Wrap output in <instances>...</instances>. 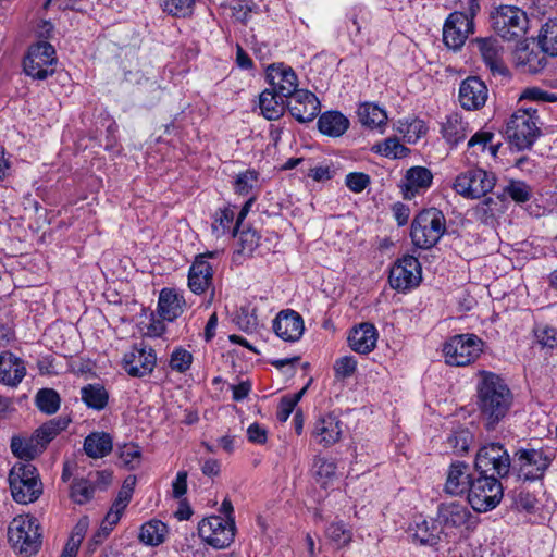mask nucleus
<instances>
[{
    "mask_svg": "<svg viewBox=\"0 0 557 557\" xmlns=\"http://www.w3.org/2000/svg\"><path fill=\"white\" fill-rule=\"evenodd\" d=\"M479 376L476 406L484 428L493 431L507 417L513 403V394L499 375L482 370Z\"/></svg>",
    "mask_w": 557,
    "mask_h": 557,
    "instance_id": "obj_1",
    "label": "nucleus"
},
{
    "mask_svg": "<svg viewBox=\"0 0 557 557\" xmlns=\"http://www.w3.org/2000/svg\"><path fill=\"white\" fill-rule=\"evenodd\" d=\"M536 113L537 109L534 107L520 108L511 114L507 122L506 137L510 145L518 150L531 148L540 135Z\"/></svg>",
    "mask_w": 557,
    "mask_h": 557,
    "instance_id": "obj_2",
    "label": "nucleus"
},
{
    "mask_svg": "<svg viewBox=\"0 0 557 557\" xmlns=\"http://www.w3.org/2000/svg\"><path fill=\"white\" fill-rule=\"evenodd\" d=\"M446 231V220L442 211L430 208L422 210L412 221L410 236L416 247L430 249L435 246Z\"/></svg>",
    "mask_w": 557,
    "mask_h": 557,
    "instance_id": "obj_3",
    "label": "nucleus"
},
{
    "mask_svg": "<svg viewBox=\"0 0 557 557\" xmlns=\"http://www.w3.org/2000/svg\"><path fill=\"white\" fill-rule=\"evenodd\" d=\"M8 539L15 552L24 557L35 555L41 546L39 523L32 516H17L8 527Z\"/></svg>",
    "mask_w": 557,
    "mask_h": 557,
    "instance_id": "obj_4",
    "label": "nucleus"
},
{
    "mask_svg": "<svg viewBox=\"0 0 557 557\" xmlns=\"http://www.w3.org/2000/svg\"><path fill=\"white\" fill-rule=\"evenodd\" d=\"M554 458V453L548 448H520L512 458V470L520 480H541Z\"/></svg>",
    "mask_w": 557,
    "mask_h": 557,
    "instance_id": "obj_5",
    "label": "nucleus"
},
{
    "mask_svg": "<svg viewBox=\"0 0 557 557\" xmlns=\"http://www.w3.org/2000/svg\"><path fill=\"white\" fill-rule=\"evenodd\" d=\"M483 345V341L475 334L454 335L443 345L445 362L451 367L469 366L480 357Z\"/></svg>",
    "mask_w": 557,
    "mask_h": 557,
    "instance_id": "obj_6",
    "label": "nucleus"
},
{
    "mask_svg": "<svg viewBox=\"0 0 557 557\" xmlns=\"http://www.w3.org/2000/svg\"><path fill=\"white\" fill-rule=\"evenodd\" d=\"M492 27L504 40L512 41L522 38L529 27L524 11L513 5H502L491 14Z\"/></svg>",
    "mask_w": 557,
    "mask_h": 557,
    "instance_id": "obj_7",
    "label": "nucleus"
},
{
    "mask_svg": "<svg viewBox=\"0 0 557 557\" xmlns=\"http://www.w3.org/2000/svg\"><path fill=\"white\" fill-rule=\"evenodd\" d=\"M503 498L502 483L493 474H479L468 490V502L478 512L495 508Z\"/></svg>",
    "mask_w": 557,
    "mask_h": 557,
    "instance_id": "obj_8",
    "label": "nucleus"
},
{
    "mask_svg": "<svg viewBox=\"0 0 557 557\" xmlns=\"http://www.w3.org/2000/svg\"><path fill=\"white\" fill-rule=\"evenodd\" d=\"M496 183V177L483 169H470L458 174L453 188L460 196L468 199H479L490 193Z\"/></svg>",
    "mask_w": 557,
    "mask_h": 557,
    "instance_id": "obj_9",
    "label": "nucleus"
},
{
    "mask_svg": "<svg viewBox=\"0 0 557 557\" xmlns=\"http://www.w3.org/2000/svg\"><path fill=\"white\" fill-rule=\"evenodd\" d=\"M474 466L479 474L492 472L493 476L504 478L512 469V459L502 444L490 443L479 449Z\"/></svg>",
    "mask_w": 557,
    "mask_h": 557,
    "instance_id": "obj_10",
    "label": "nucleus"
},
{
    "mask_svg": "<svg viewBox=\"0 0 557 557\" xmlns=\"http://www.w3.org/2000/svg\"><path fill=\"white\" fill-rule=\"evenodd\" d=\"M55 50L47 41H39L29 47L24 58L23 67L26 75L35 79H46L54 73Z\"/></svg>",
    "mask_w": 557,
    "mask_h": 557,
    "instance_id": "obj_11",
    "label": "nucleus"
},
{
    "mask_svg": "<svg viewBox=\"0 0 557 557\" xmlns=\"http://www.w3.org/2000/svg\"><path fill=\"white\" fill-rule=\"evenodd\" d=\"M235 519L211 516L198 524L200 537L210 546L221 549L231 545L235 536Z\"/></svg>",
    "mask_w": 557,
    "mask_h": 557,
    "instance_id": "obj_12",
    "label": "nucleus"
},
{
    "mask_svg": "<svg viewBox=\"0 0 557 557\" xmlns=\"http://www.w3.org/2000/svg\"><path fill=\"white\" fill-rule=\"evenodd\" d=\"M392 288L406 292L419 285L421 281V265L413 256H404L392 267L388 276Z\"/></svg>",
    "mask_w": 557,
    "mask_h": 557,
    "instance_id": "obj_13",
    "label": "nucleus"
},
{
    "mask_svg": "<svg viewBox=\"0 0 557 557\" xmlns=\"http://www.w3.org/2000/svg\"><path fill=\"white\" fill-rule=\"evenodd\" d=\"M473 29L474 24L465 12H453L444 24L443 41L448 48L457 50L465 45Z\"/></svg>",
    "mask_w": 557,
    "mask_h": 557,
    "instance_id": "obj_14",
    "label": "nucleus"
},
{
    "mask_svg": "<svg viewBox=\"0 0 557 557\" xmlns=\"http://www.w3.org/2000/svg\"><path fill=\"white\" fill-rule=\"evenodd\" d=\"M125 371L134 377H143L150 374L157 363L154 350L144 344L134 345L123 358Z\"/></svg>",
    "mask_w": 557,
    "mask_h": 557,
    "instance_id": "obj_15",
    "label": "nucleus"
},
{
    "mask_svg": "<svg viewBox=\"0 0 557 557\" xmlns=\"http://www.w3.org/2000/svg\"><path fill=\"white\" fill-rule=\"evenodd\" d=\"M267 81L271 90L281 98H290L298 87V77L295 71L284 63H273L267 67Z\"/></svg>",
    "mask_w": 557,
    "mask_h": 557,
    "instance_id": "obj_16",
    "label": "nucleus"
},
{
    "mask_svg": "<svg viewBox=\"0 0 557 557\" xmlns=\"http://www.w3.org/2000/svg\"><path fill=\"white\" fill-rule=\"evenodd\" d=\"M288 99L287 108L300 123L312 121L320 112V102L309 90L300 89Z\"/></svg>",
    "mask_w": 557,
    "mask_h": 557,
    "instance_id": "obj_17",
    "label": "nucleus"
},
{
    "mask_svg": "<svg viewBox=\"0 0 557 557\" xmlns=\"http://www.w3.org/2000/svg\"><path fill=\"white\" fill-rule=\"evenodd\" d=\"M215 252L198 256L188 271V287L197 295L209 289L213 281V269L207 261V257H213Z\"/></svg>",
    "mask_w": 557,
    "mask_h": 557,
    "instance_id": "obj_18",
    "label": "nucleus"
},
{
    "mask_svg": "<svg viewBox=\"0 0 557 557\" xmlns=\"http://www.w3.org/2000/svg\"><path fill=\"white\" fill-rule=\"evenodd\" d=\"M273 330L283 341L296 342L304 334L302 317L294 310H283L273 320Z\"/></svg>",
    "mask_w": 557,
    "mask_h": 557,
    "instance_id": "obj_19",
    "label": "nucleus"
},
{
    "mask_svg": "<svg viewBox=\"0 0 557 557\" xmlns=\"http://www.w3.org/2000/svg\"><path fill=\"white\" fill-rule=\"evenodd\" d=\"M487 87L476 76L466 78L459 87V102L463 109L478 110L487 100Z\"/></svg>",
    "mask_w": 557,
    "mask_h": 557,
    "instance_id": "obj_20",
    "label": "nucleus"
},
{
    "mask_svg": "<svg viewBox=\"0 0 557 557\" xmlns=\"http://www.w3.org/2000/svg\"><path fill=\"white\" fill-rule=\"evenodd\" d=\"M26 375L25 362L10 351L0 354V383L16 387Z\"/></svg>",
    "mask_w": 557,
    "mask_h": 557,
    "instance_id": "obj_21",
    "label": "nucleus"
},
{
    "mask_svg": "<svg viewBox=\"0 0 557 557\" xmlns=\"http://www.w3.org/2000/svg\"><path fill=\"white\" fill-rule=\"evenodd\" d=\"M433 181L432 172L424 166H412L407 170L401 183L403 195L406 199H412L419 193L428 189Z\"/></svg>",
    "mask_w": 557,
    "mask_h": 557,
    "instance_id": "obj_22",
    "label": "nucleus"
},
{
    "mask_svg": "<svg viewBox=\"0 0 557 557\" xmlns=\"http://www.w3.org/2000/svg\"><path fill=\"white\" fill-rule=\"evenodd\" d=\"M376 327L368 322L354 327L348 336L350 348L358 354L371 352L376 347Z\"/></svg>",
    "mask_w": 557,
    "mask_h": 557,
    "instance_id": "obj_23",
    "label": "nucleus"
},
{
    "mask_svg": "<svg viewBox=\"0 0 557 557\" xmlns=\"http://www.w3.org/2000/svg\"><path fill=\"white\" fill-rule=\"evenodd\" d=\"M473 479L468 465L462 461L453 462L447 473L445 492L453 496L462 495L468 492Z\"/></svg>",
    "mask_w": 557,
    "mask_h": 557,
    "instance_id": "obj_24",
    "label": "nucleus"
},
{
    "mask_svg": "<svg viewBox=\"0 0 557 557\" xmlns=\"http://www.w3.org/2000/svg\"><path fill=\"white\" fill-rule=\"evenodd\" d=\"M185 299L172 288H163L158 300V314L163 320L172 322L184 312Z\"/></svg>",
    "mask_w": 557,
    "mask_h": 557,
    "instance_id": "obj_25",
    "label": "nucleus"
},
{
    "mask_svg": "<svg viewBox=\"0 0 557 557\" xmlns=\"http://www.w3.org/2000/svg\"><path fill=\"white\" fill-rule=\"evenodd\" d=\"M13 499L20 504L34 503L42 494L40 481H25L24 479L9 480Z\"/></svg>",
    "mask_w": 557,
    "mask_h": 557,
    "instance_id": "obj_26",
    "label": "nucleus"
},
{
    "mask_svg": "<svg viewBox=\"0 0 557 557\" xmlns=\"http://www.w3.org/2000/svg\"><path fill=\"white\" fill-rule=\"evenodd\" d=\"M342 434L341 421L333 414L320 418L314 425L313 435L324 446L335 444Z\"/></svg>",
    "mask_w": 557,
    "mask_h": 557,
    "instance_id": "obj_27",
    "label": "nucleus"
},
{
    "mask_svg": "<svg viewBox=\"0 0 557 557\" xmlns=\"http://www.w3.org/2000/svg\"><path fill=\"white\" fill-rule=\"evenodd\" d=\"M235 221V212L233 208L225 207L223 209H219L213 215V221L211 224L212 234L216 238L226 235L236 237L237 230H239V227Z\"/></svg>",
    "mask_w": 557,
    "mask_h": 557,
    "instance_id": "obj_28",
    "label": "nucleus"
},
{
    "mask_svg": "<svg viewBox=\"0 0 557 557\" xmlns=\"http://www.w3.org/2000/svg\"><path fill=\"white\" fill-rule=\"evenodd\" d=\"M70 423V419L54 418L40 425L33 434V437L42 453L48 444L55 438L61 431L65 430Z\"/></svg>",
    "mask_w": 557,
    "mask_h": 557,
    "instance_id": "obj_29",
    "label": "nucleus"
},
{
    "mask_svg": "<svg viewBox=\"0 0 557 557\" xmlns=\"http://www.w3.org/2000/svg\"><path fill=\"white\" fill-rule=\"evenodd\" d=\"M113 448V441L106 432L90 433L84 440V450L90 458H102L109 455Z\"/></svg>",
    "mask_w": 557,
    "mask_h": 557,
    "instance_id": "obj_30",
    "label": "nucleus"
},
{
    "mask_svg": "<svg viewBox=\"0 0 557 557\" xmlns=\"http://www.w3.org/2000/svg\"><path fill=\"white\" fill-rule=\"evenodd\" d=\"M348 126V119L337 111L325 112L318 120L319 131L331 137L342 136Z\"/></svg>",
    "mask_w": 557,
    "mask_h": 557,
    "instance_id": "obj_31",
    "label": "nucleus"
},
{
    "mask_svg": "<svg viewBox=\"0 0 557 557\" xmlns=\"http://www.w3.org/2000/svg\"><path fill=\"white\" fill-rule=\"evenodd\" d=\"M441 132L444 139L450 146H456L466 139L469 133L468 123L463 122L457 113H453L446 116V121L442 124Z\"/></svg>",
    "mask_w": 557,
    "mask_h": 557,
    "instance_id": "obj_32",
    "label": "nucleus"
},
{
    "mask_svg": "<svg viewBox=\"0 0 557 557\" xmlns=\"http://www.w3.org/2000/svg\"><path fill=\"white\" fill-rule=\"evenodd\" d=\"M283 99L271 89L263 90L259 97L261 114L269 121L278 120L285 110Z\"/></svg>",
    "mask_w": 557,
    "mask_h": 557,
    "instance_id": "obj_33",
    "label": "nucleus"
},
{
    "mask_svg": "<svg viewBox=\"0 0 557 557\" xmlns=\"http://www.w3.org/2000/svg\"><path fill=\"white\" fill-rule=\"evenodd\" d=\"M409 536L421 545H435L440 539L437 527L434 522L419 518L408 530Z\"/></svg>",
    "mask_w": 557,
    "mask_h": 557,
    "instance_id": "obj_34",
    "label": "nucleus"
},
{
    "mask_svg": "<svg viewBox=\"0 0 557 557\" xmlns=\"http://www.w3.org/2000/svg\"><path fill=\"white\" fill-rule=\"evenodd\" d=\"M357 114L359 122L371 129H381L386 124L387 114L376 104L362 103L359 106Z\"/></svg>",
    "mask_w": 557,
    "mask_h": 557,
    "instance_id": "obj_35",
    "label": "nucleus"
},
{
    "mask_svg": "<svg viewBox=\"0 0 557 557\" xmlns=\"http://www.w3.org/2000/svg\"><path fill=\"white\" fill-rule=\"evenodd\" d=\"M442 521L449 527H461L467 523L470 512L458 502L442 504L438 510Z\"/></svg>",
    "mask_w": 557,
    "mask_h": 557,
    "instance_id": "obj_36",
    "label": "nucleus"
},
{
    "mask_svg": "<svg viewBox=\"0 0 557 557\" xmlns=\"http://www.w3.org/2000/svg\"><path fill=\"white\" fill-rule=\"evenodd\" d=\"M82 400L88 408L102 410L107 407L109 394L101 384H87L81 389Z\"/></svg>",
    "mask_w": 557,
    "mask_h": 557,
    "instance_id": "obj_37",
    "label": "nucleus"
},
{
    "mask_svg": "<svg viewBox=\"0 0 557 557\" xmlns=\"http://www.w3.org/2000/svg\"><path fill=\"white\" fill-rule=\"evenodd\" d=\"M546 54L542 48L533 50L525 47L517 52V59L520 64L527 67L528 72L539 73L547 64Z\"/></svg>",
    "mask_w": 557,
    "mask_h": 557,
    "instance_id": "obj_38",
    "label": "nucleus"
},
{
    "mask_svg": "<svg viewBox=\"0 0 557 557\" xmlns=\"http://www.w3.org/2000/svg\"><path fill=\"white\" fill-rule=\"evenodd\" d=\"M10 448L15 457L26 462L41 454L33 435L30 437L13 436L11 438Z\"/></svg>",
    "mask_w": 557,
    "mask_h": 557,
    "instance_id": "obj_39",
    "label": "nucleus"
},
{
    "mask_svg": "<svg viewBox=\"0 0 557 557\" xmlns=\"http://www.w3.org/2000/svg\"><path fill=\"white\" fill-rule=\"evenodd\" d=\"M481 55L486 65L493 72H503V63L499 58L497 41L492 38H480L476 40Z\"/></svg>",
    "mask_w": 557,
    "mask_h": 557,
    "instance_id": "obj_40",
    "label": "nucleus"
},
{
    "mask_svg": "<svg viewBox=\"0 0 557 557\" xmlns=\"http://www.w3.org/2000/svg\"><path fill=\"white\" fill-rule=\"evenodd\" d=\"M166 525L159 520H150L140 528L139 540L146 545L157 546L164 542Z\"/></svg>",
    "mask_w": 557,
    "mask_h": 557,
    "instance_id": "obj_41",
    "label": "nucleus"
},
{
    "mask_svg": "<svg viewBox=\"0 0 557 557\" xmlns=\"http://www.w3.org/2000/svg\"><path fill=\"white\" fill-rule=\"evenodd\" d=\"M35 404L39 411L48 416L54 414L61 405L59 393L53 388H41L35 396Z\"/></svg>",
    "mask_w": 557,
    "mask_h": 557,
    "instance_id": "obj_42",
    "label": "nucleus"
},
{
    "mask_svg": "<svg viewBox=\"0 0 557 557\" xmlns=\"http://www.w3.org/2000/svg\"><path fill=\"white\" fill-rule=\"evenodd\" d=\"M539 44L548 55L557 57V20H549L542 26Z\"/></svg>",
    "mask_w": 557,
    "mask_h": 557,
    "instance_id": "obj_43",
    "label": "nucleus"
},
{
    "mask_svg": "<svg viewBox=\"0 0 557 557\" xmlns=\"http://www.w3.org/2000/svg\"><path fill=\"white\" fill-rule=\"evenodd\" d=\"M95 494V485L86 479H75L71 484L70 496L76 504L88 503Z\"/></svg>",
    "mask_w": 557,
    "mask_h": 557,
    "instance_id": "obj_44",
    "label": "nucleus"
},
{
    "mask_svg": "<svg viewBox=\"0 0 557 557\" xmlns=\"http://www.w3.org/2000/svg\"><path fill=\"white\" fill-rule=\"evenodd\" d=\"M24 479L25 481H40L36 467L29 462H16L10 470L9 480Z\"/></svg>",
    "mask_w": 557,
    "mask_h": 557,
    "instance_id": "obj_45",
    "label": "nucleus"
},
{
    "mask_svg": "<svg viewBox=\"0 0 557 557\" xmlns=\"http://www.w3.org/2000/svg\"><path fill=\"white\" fill-rule=\"evenodd\" d=\"M194 0H162L164 12L173 16H187L191 13Z\"/></svg>",
    "mask_w": 557,
    "mask_h": 557,
    "instance_id": "obj_46",
    "label": "nucleus"
},
{
    "mask_svg": "<svg viewBox=\"0 0 557 557\" xmlns=\"http://www.w3.org/2000/svg\"><path fill=\"white\" fill-rule=\"evenodd\" d=\"M193 362V355L183 348H176L170 359V367L172 370L180 373L186 372Z\"/></svg>",
    "mask_w": 557,
    "mask_h": 557,
    "instance_id": "obj_47",
    "label": "nucleus"
},
{
    "mask_svg": "<svg viewBox=\"0 0 557 557\" xmlns=\"http://www.w3.org/2000/svg\"><path fill=\"white\" fill-rule=\"evenodd\" d=\"M257 178L258 175L256 171L248 170L239 173L234 183V189L236 194L248 195L252 190Z\"/></svg>",
    "mask_w": 557,
    "mask_h": 557,
    "instance_id": "obj_48",
    "label": "nucleus"
},
{
    "mask_svg": "<svg viewBox=\"0 0 557 557\" xmlns=\"http://www.w3.org/2000/svg\"><path fill=\"white\" fill-rule=\"evenodd\" d=\"M238 243L240 251L244 253L252 252L259 245L260 235L255 230H237Z\"/></svg>",
    "mask_w": 557,
    "mask_h": 557,
    "instance_id": "obj_49",
    "label": "nucleus"
},
{
    "mask_svg": "<svg viewBox=\"0 0 557 557\" xmlns=\"http://www.w3.org/2000/svg\"><path fill=\"white\" fill-rule=\"evenodd\" d=\"M471 434L467 430L454 432L447 437V444L456 454L468 451Z\"/></svg>",
    "mask_w": 557,
    "mask_h": 557,
    "instance_id": "obj_50",
    "label": "nucleus"
},
{
    "mask_svg": "<svg viewBox=\"0 0 557 557\" xmlns=\"http://www.w3.org/2000/svg\"><path fill=\"white\" fill-rule=\"evenodd\" d=\"M357 369V361L351 356H344L334 363L335 376L338 379L350 377Z\"/></svg>",
    "mask_w": 557,
    "mask_h": 557,
    "instance_id": "obj_51",
    "label": "nucleus"
},
{
    "mask_svg": "<svg viewBox=\"0 0 557 557\" xmlns=\"http://www.w3.org/2000/svg\"><path fill=\"white\" fill-rule=\"evenodd\" d=\"M313 468L315 475L323 480L322 485H325L336 472V465L332 460L325 458L315 459Z\"/></svg>",
    "mask_w": 557,
    "mask_h": 557,
    "instance_id": "obj_52",
    "label": "nucleus"
},
{
    "mask_svg": "<svg viewBox=\"0 0 557 557\" xmlns=\"http://www.w3.org/2000/svg\"><path fill=\"white\" fill-rule=\"evenodd\" d=\"M345 184L352 193H361L369 186L370 176L362 172H351L346 175Z\"/></svg>",
    "mask_w": 557,
    "mask_h": 557,
    "instance_id": "obj_53",
    "label": "nucleus"
},
{
    "mask_svg": "<svg viewBox=\"0 0 557 557\" xmlns=\"http://www.w3.org/2000/svg\"><path fill=\"white\" fill-rule=\"evenodd\" d=\"M327 536L338 546L350 542L351 533L342 522L332 523L326 530Z\"/></svg>",
    "mask_w": 557,
    "mask_h": 557,
    "instance_id": "obj_54",
    "label": "nucleus"
},
{
    "mask_svg": "<svg viewBox=\"0 0 557 557\" xmlns=\"http://www.w3.org/2000/svg\"><path fill=\"white\" fill-rule=\"evenodd\" d=\"M505 191L516 201V202H525L530 199L531 193L530 187L520 181L511 182L506 188Z\"/></svg>",
    "mask_w": 557,
    "mask_h": 557,
    "instance_id": "obj_55",
    "label": "nucleus"
},
{
    "mask_svg": "<svg viewBox=\"0 0 557 557\" xmlns=\"http://www.w3.org/2000/svg\"><path fill=\"white\" fill-rule=\"evenodd\" d=\"M556 97L553 94H548L539 87L525 88L519 97V101L532 100L540 102H553Z\"/></svg>",
    "mask_w": 557,
    "mask_h": 557,
    "instance_id": "obj_56",
    "label": "nucleus"
},
{
    "mask_svg": "<svg viewBox=\"0 0 557 557\" xmlns=\"http://www.w3.org/2000/svg\"><path fill=\"white\" fill-rule=\"evenodd\" d=\"M307 175L314 182L321 183L333 178L335 175V169L330 165L310 166L307 170Z\"/></svg>",
    "mask_w": 557,
    "mask_h": 557,
    "instance_id": "obj_57",
    "label": "nucleus"
},
{
    "mask_svg": "<svg viewBox=\"0 0 557 557\" xmlns=\"http://www.w3.org/2000/svg\"><path fill=\"white\" fill-rule=\"evenodd\" d=\"M258 5L244 1H239L233 7L234 16L243 23H247L251 13H258Z\"/></svg>",
    "mask_w": 557,
    "mask_h": 557,
    "instance_id": "obj_58",
    "label": "nucleus"
},
{
    "mask_svg": "<svg viewBox=\"0 0 557 557\" xmlns=\"http://www.w3.org/2000/svg\"><path fill=\"white\" fill-rule=\"evenodd\" d=\"M405 146L401 145L397 138H387L383 146L380 147V151L386 157L399 158L403 156Z\"/></svg>",
    "mask_w": 557,
    "mask_h": 557,
    "instance_id": "obj_59",
    "label": "nucleus"
},
{
    "mask_svg": "<svg viewBox=\"0 0 557 557\" xmlns=\"http://www.w3.org/2000/svg\"><path fill=\"white\" fill-rule=\"evenodd\" d=\"M140 456V448L134 444L125 445L120 453V458L122 461L132 468H134V461H137V463L139 462Z\"/></svg>",
    "mask_w": 557,
    "mask_h": 557,
    "instance_id": "obj_60",
    "label": "nucleus"
},
{
    "mask_svg": "<svg viewBox=\"0 0 557 557\" xmlns=\"http://www.w3.org/2000/svg\"><path fill=\"white\" fill-rule=\"evenodd\" d=\"M493 138L494 134L492 132H478L469 139L468 147H479L481 151H484L487 145L492 143Z\"/></svg>",
    "mask_w": 557,
    "mask_h": 557,
    "instance_id": "obj_61",
    "label": "nucleus"
},
{
    "mask_svg": "<svg viewBox=\"0 0 557 557\" xmlns=\"http://www.w3.org/2000/svg\"><path fill=\"white\" fill-rule=\"evenodd\" d=\"M539 343L544 347H556L557 346V330L553 327H544L536 333Z\"/></svg>",
    "mask_w": 557,
    "mask_h": 557,
    "instance_id": "obj_62",
    "label": "nucleus"
},
{
    "mask_svg": "<svg viewBox=\"0 0 557 557\" xmlns=\"http://www.w3.org/2000/svg\"><path fill=\"white\" fill-rule=\"evenodd\" d=\"M187 492V472L180 471L172 483V493L174 498H182Z\"/></svg>",
    "mask_w": 557,
    "mask_h": 557,
    "instance_id": "obj_63",
    "label": "nucleus"
},
{
    "mask_svg": "<svg viewBox=\"0 0 557 557\" xmlns=\"http://www.w3.org/2000/svg\"><path fill=\"white\" fill-rule=\"evenodd\" d=\"M247 436L251 443L264 444L267 442V430L258 423H252L247 429Z\"/></svg>",
    "mask_w": 557,
    "mask_h": 557,
    "instance_id": "obj_64",
    "label": "nucleus"
}]
</instances>
